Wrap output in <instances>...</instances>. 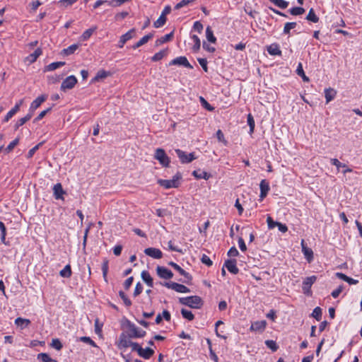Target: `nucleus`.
<instances>
[{"label": "nucleus", "instance_id": "473e14b6", "mask_svg": "<svg viewBox=\"0 0 362 362\" xmlns=\"http://www.w3.org/2000/svg\"><path fill=\"white\" fill-rule=\"evenodd\" d=\"M78 48V44L71 45V46L68 47L67 48L64 49L62 51V54H63L64 55H66V56L72 54H74L75 52V51Z\"/></svg>", "mask_w": 362, "mask_h": 362}, {"label": "nucleus", "instance_id": "49530a36", "mask_svg": "<svg viewBox=\"0 0 362 362\" xmlns=\"http://www.w3.org/2000/svg\"><path fill=\"white\" fill-rule=\"evenodd\" d=\"M166 22V17L160 15V17L154 22L153 25L155 28L162 27Z\"/></svg>", "mask_w": 362, "mask_h": 362}, {"label": "nucleus", "instance_id": "412c9836", "mask_svg": "<svg viewBox=\"0 0 362 362\" xmlns=\"http://www.w3.org/2000/svg\"><path fill=\"white\" fill-rule=\"evenodd\" d=\"M168 265L171 266L173 268H174L176 271H177L180 275L184 276L185 278L188 279H192V276L189 275V273L185 272L182 268H181L177 264L170 262L168 263Z\"/></svg>", "mask_w": 362, "mask_h": 362}, {"label": "nucleus", "instance_id": "6ab92c4d", "mask_svg": "<svg viewBox=\"0 0 362 362\" xmlns=\"http://www.w3.org/2000/svg\"><path fill=\"white\" fill-rule=\"evenodd\" d=\"M54 196L56 199H63L62 195L65 193L61 183H57L53 187Z\"/></svg>", "mask_w": 362, "mask_h": 362}, {"label": "nucleus", "instance_id": "a18cd8bd", "mask_svg": "<svg viewBox=\"0 0 362 362\" xmlns=\"http://www.w3.org/2000/svg\"><path fill=\"white\" fill-rule=\"evenodd\" d=\"M103 276L105 282H107V275L108 272V260L105 259L102 264Z\"/></svg>", "mask_w": 362, "mask_h": 362}, {"label": "nucleus", "instance_id": "423d86ee", "mask_svg": "<svg viewBox=\"0 0 362 362\" xmlns=\"http://www.w3.org/2000/svg\"><path fill=\"white\" fill-rule=\"evenodd\" d=\"M133 351H136L139 356L144 359H149L153 354L154 351L151 348L143 349L138 343L134 344Z\"/></svg>", "mask_w": 362, "mask_h": 362}, {"label": "nucleus", "instance_id": "0eeeda50", "mask_svg": "<svg viewBox=\"0 0 362 362\" xmlns=\"http://www.w3.org/2000/svg\"><path fill=\"white\" fill-rule=\"evenodd\" d=\"M154 158L158 160L163 167L169 166L170 162V158L163 148H157L156 150Z\"/></svg>", "mask_w": 362, "mask_h": 362}, {"label": "nucleus", "instance_id": "09e8293b", "mask_svg": "<svg viewBox=\"0 0 362 362\" xmlns=\"http://www.w3.org/2000/svg\"><path fill=\"white\" fill-rule=\"evenodd\" d=\"M311 315H312V317L315 318L317 321L320 320L321 317H322V309L320 307H316L313 310Z\"/></svg>", "mask_w": 362, "mask_h": 362}, {"label": "nucleus", "instance_id": "338daca9", "mask_svg": "<svg viewBox=\"0 0 362 362\" xmlns=\"http://www.w3.org/2000/svg\"><path fill=\"white\" fill-rule=\"evenodd\" d=\"M330 162H331V163L333 165L336 166L338 170L339 169V168H345V167H346V164H344V163L339 162L338 160V159H337V158H332Z\"/></svg>", "mask_w": 362, "mask_h": 362}, {"label": "nucleus", "instance_id": "864d4df0", "mask_svg": "<svg viewBox=\"0 0 362 362\" xmlns=\"http://www.w3.org/2000/svg\"><path fill=\"white\" fill-rule=\"evenodd\" d=\"M51 346L58 351L61 350L63 347L62 342L58 339H52Z\"/></svg>", "mask_w": 362, "mask_h": 362}, {"label": "nucleus", "instance_id": "dca6fc26", "mask_svg": "<svg viewBox=\"0 0 362 362\" xmlns=\"http://www.w3.org/2000/svg\"><path fill=\"white\" fill-rule=\"evenodd\" d=\"M135 33V29L132 28L130 30H129L125 34L122 35L120 37L119 41V47L122 48L123 47L124 45L130 39H132L134 36V34Z\"/></svg>", "mask_w": 362, "mask_h": 362}, {"label": "nucleus", "instance_id": "e2e57ef3", "mask_svg": "<svg viewBox=\"0 0 362 362\" xmlns=\"http://www.w3.org/2000/svg\"><path fill=\"white\" fill-rule=\"evenodd\" d=\"M42 144H43V142H40L38 144H37L36 146H35L33 148H32L28 151L27 158H32L33 156V155L35 154V153L36 152V151L39 149L40 146H42Z\"/></svg>", "mask_w": 362, "mask_h": 362}, {"label": "nucleus", "instance_id": "774afa93", "mask_svg": "<svg viewBox=\"0 0 362 362\" xmlns=\"http://www.w3.org/2000/svg\"><path fill=\"white\" fill-rule=\"evenodd\" d=\"M344 289V286L343 285H340L337 289L334 290L331 295L333 298H337L339 294L342 292Z\"/></svg>", "mask_w": 362, "mask_h": 362}, {"label": "nucleus", "instance_id": "c756f323", "mask_svg": "<svg viewBox=\"0 0 362 362\" xmlns=\"http://www.w3.org/2000/svg\"><path fill=\"white\" fill-rule=\"evenodd\" d=\"M64 64H65L64 62H52V63H51L49 65L45 66V71H54V70L61 67V66H63Z\"/></svg>", "mask_w": 362, "mask_h": 362}, {"label": "nucleus", "instance_id": "9b49d317", "mask_svg": "<svg viewBox=\"0 0 362 362\" xmlns=\"http://www.w3.org/2000/svg\"><path fill=\"white\" fill-rule=\"evenodd\" d=\"M178 65L183 66L185 67L192 69L193 66L189 64L186 57L181 56L178 57L170 62L169 66Z\"/></svg>", "mask_w": 362, "mask_h": 362}, {"label": "nucleus", "instance_id": "e433bc0d", "mask_svg": "<svg viewBox=\"0 0 362 362\" xmlns=\"http://www.w3.org/2000/svg\"><path fill=\"white\" fill-rule=\"evenodd\" d=\"M296 73L298 76H301L303 81L308 82L310 81L309 78L306 76L305 72L303 69V65L301 63H299L296 69Z\"/></svg>", "mask_w": 362, "mask_h": 362}, {"label": "nucleus", "instance_id": "39448f33", "mask_svg": "<svg viewBox=\"0 0 362 362\" xmlns=\"http://www.w3.org/2000/svg\"><path fill=\"white\" fill-rule=\"evenodd\" d=\"M160 284L163 286H165L168 288H171L178 293H186L190 292V290L189 288H187L185 285H182V284H178V283H175V282H173V281L163 282V283L160 282Z\"/></svg>", "mask_w": 362, "mask_h": 362}, {"label": "nucleus", "instance_id": "4d7b16f0", "mask_svg": "<svg viewBox=\"0 0 362 362\" xmlns=\"http://www.w3.org/2000/svg\"><path fill=\"white\" fill-rule=\"evenodd\" d=\"M37 358L42 360V362H52L53 360L46 353H40L37 355Z\"/></svg>", "mask_w": 362, "mask_h": 362}, {"label": "nucleus", "instance_id": "58836bf2", "mask_svg": "<svg viewBox=\"0 0 362 362\" xmlns=\"http://www.w3.org/2000/svg\"><path fill=\"white\" fill-rule=\"evenodd\" d=\"M109 76V73L105 70H100L92 79V82L98 81L100 79L105 78Z\"/></svg>", "mask_w": 362, "mask_h": 362}, {"label": "nucleus", "instance_id": "7ed1b4c3", "mask_svg": "<svg viewBox=\"0 0 362 362\" xmlns=\"http://www.w3.org/2000/svg\"><path fill=\"white\" fill-rule=\"evenodd\" d=\"M125 327L128 329L129 337L132 338H142L146 332L144 330L139 329L134 323L130 322L129 320H126Z\"/></svg>", "mask_w": 362, "mask_h": 362}, {"label": "nucleus", "instance_id": "37998d69", "mask_svg": "<svg viewBox=\"0 0 362 362\" xmlns=\"http://www.w3.org/2000/svg\"><path fill=\"white\" fill-rule=\"evenodd\" d=\"M192 39L193 40L194 42V45H193V50L194 52H197L198 50H199L200 49V47H201V41H200V39L199 38V37L196 35H193L192 36Z\"/></svg>", "mask_w": 362, "mask_h": 362}, {"label": "nucleus", "instance_id": "f03ea898", "mask_svg": "<svg viewBox=\"0 0 362 362\" xmlns=\"http://www.w3.org/2000/svg\"><path fill=\"white\" fill-rule=\"evenodd\" d=\"M182 179L180 173H177L172 180H158V183L165 189L177 188L180 185V180Z\"/></svg>", "mask_w": 362, "mask_h": 362}, {"label": "nucleus", "instance_id": "4be33fe9", "mask_svg": "<svg viewBox=\"0 0 362 362\" xmlns=\"http://www.w3.org/2000/svg\"><path fill=\"white\" fill-rule=\"evenodd\" d=\"M265 320L257 321L252 324L250 329L253 331H263L266 327Z\"/></svg>", "mask_w": 362, "mask_h": 362}, {"label": "nucleus", "instance_id": "69168bd1", "mask_svg": "<svg viewBox=\"0 0 362 362\" xmlns=\"http://www.w3.org/2000/svg\"><path fill=\"white\" fill-rule=\"evenodd\" d=\"M128 15H129V13L127 11H122V12L117 13L115 16V20L116 21H121V20L125 18Z\"/></svg>", "mask_w": 362, "mask_h": 362}, {"label": "nucleus", "instance_id": "bb28decb", "mask_svg": "<svg viewBox=\"0 0 362 362\" xmlns=\"http://www.w3.org/2000/svg\"><path fill=\"white\" fill-rule=\"evenodd\" d=\"M141 278L144 282L149 286H153V278L151 276L150 274L147 271H143L141 272Z\"/></svg>", "mask_w": 362, "mask_h": 362}, {"label": "nucleus", "instance_id": "cd10ccee", "mask_svg": "<svg viewBox=\"0 0 362 362\" xmlns=\"http://www.w3.org/2000/svg\"><path fill=\"white\" fill-rule=\"evenodd\" d=\"M32 117V113H28L25 117L18 119L15 124V130H17L20 127L23 126L25 122L29 121Z\"/></svg>", "mask_w": 362, "mask_h": 362}, {"label": "nucleus", "instance_id": "f257e3e1", "mask_svg": "<svg viewBox=\"0 0 362 362\" xmlns=\"http://www.w3.org/2000/svg\"><path fill=\"white\" fill-rule=\"evenodd\" d=\"M179 302L182 305L194 309H200L204 305V300L198 296L180 298Z\"/></svg>", "mask_w": 362, "mask_h": 362}, {"label": "nucleus", "instance_id": "aec40b11", "mask_svg": "<svg viewBox=\"0 0 362 362\" xmlns=\"http://www.w3.org/2000/svg\"><path fill=\"white\" fill-rule=\"evenodd\" d=\"M267 52H269V54L270 55H272V56H276V55L281 56V51L279 49V46L276 43H273V44L270 45L269 46H268Z\"/></svg>", "mask_w": 362, "mask_h": 362}, {"label": "nucleus", "instance_id": "13d9d810", "mask_svg": "<svg viewBox=\"0 0 362 362\" xmlns=\"http://www.w3.org/2000/svg\"><path fill=\"white\" fill-rule=\"evenodd\" d=\"M52 110V107H49L43 111H42L38 115L37 117H36L34 120H33V122H37L38 121H40V119H42L50 110Z\"/></svg>", "mask_w": 362, "mask_h": 362}, {"label": "nucleus", "instance_id": "f8f14e48", "mask_svg": "<svg viewBox=\"0 0 362 362\" xmlns=\"http://www.w3.org/2000/svg\"><path fill=\"white\" fill-rule=\"evenodd\" d=\"M47 96L46 95H41L38 96L32 102L28 113H32L33 116L35 110H37L41 105V104L47 100Z\"/></svg>", "mask_w": 362, "mask_h": 362}, {"label": "nucleus", "instance_id": "6e6d98bb", "mask_svg": "<svg viewBox=\"0 0 362 362\" xmlns=\"http://www.w3.org/2000/svg\"><path fill=\"white\" fill-rule=\"evenodd\" d=\"M202 105L209 111H213L214 107H212L203 97L199 98Z\"/></svg>", "mask_w": 362, "mask_h": 362}, {"label": "nucleus", "instance_id": "a211bd4d", "mask_svg": "<svg viewBox=\"0 0 362 362\" xmlns=\"http://www.w3.org/2000/svg\"><path fill=\"white\" fill-rule=\"evenodd\" d=\"M260 187V199H263L267 194L268 192L270 189L269 183L266 181V180H262L259 184Z\"/></svg>", "mask_w": 362, "mask_h": 362}, {"label": "nucleus", "instance_id": "a878e982", "mask_svg": "<svg viewBox=\"0 0 362 362\" xmlns=\"http://www.w3.org/2000/svg\"><path fill=\"white\" fill-rule=\"evenodd\" d=\"M337 91L333 88H329L325 90V96L326 98V103H328L332 100L336 96Z\"/></svg>", "mask_w": 362, "mask_h": 362}, {"label": "nucleus", "instance_id": "052dcab7", "mask_svg": "<svg viewBox=\"0 0 362 362\" xmlns=\"http://www.w3.org/2000/svg\"><path fill=\"white\" fill-rule=\"evenodd\" d=\"M195 0H182L180 2L177 3L175 6V9L178 10L181 8L182 7L188 5L189 4L194 1Z\"/></svg>", "mask_w": 362, "mask_h": 362}, {"label": "nucleus", "instance_id": "c9c22d12", "mask_svg": "<svg viewBox=\"0 0 362 362\" xmlns=\"http://www.w3.org/2000/svg\"><path fill=\"white\" fill-rule=\"evenodd\" d=\"M306 20L313 23H317L319 21V18L316 16L313 8H310L309 10V12L306 16Z\"/></svg>", "mask_w": 362, "mask_h": 362}, {"label": "nucleus", "instance_id": "20e7f679", "mask_svg": "<svg viewBox=\"0 0 362 362\" xmlns=\"http://www.w3.org/2000/svg\"><path fill=\"white\" fill-rule=\"evenodd\" d=\"M132 337H129V335L122 332L119 335V341L117 343V347L119 349H124L128 347H132V350L133 351L134 344H136V342H133L131 341Z\"/></svg>", "mask_w": 362, "mask_h": 362}, {"label": "nucleus", "instance_id": "ea45409f", "mask_svg": "<svg viewBox=\"0 0 362 362\" xmlns=\"http://www.w3.org/2000/svg\"><path fill=\"white\" fill-rule=\"evenodd\" d=\"M181 314L185 319H187L189 321H192L194 319V314L190 310H186L185 308L181 310Z\"/></svg>", "mask_w": 362, "mask_h": 362}, {"label": "nucleus", "instance_id": "680f3d73", "mask_svg": "<svg viewBox=\"0 0 362 362\" xmlns=\"http://www.w3.org/2000/svg\"><path fill=\"white\" fill-rule=\"evenodd\" d=\"M79 340L81 341L84 342V343H87V344L91 345L93 347H96L97 346V345L95 343V341H93L89 337H80Z\"/></svg>", "mask_w": 362, "mask_h": 362}, {"label": "nucleus", "instance_id": "b1692460", "mask_svg": "<svg viewBox=\"0 0 362 362\" xmlns=\"http://www.w3.org/2000/svg\"><path fill=\"white\" fill-rule=\"evenodd\" d=\"M31 322L28 319H25L22 317H17L15 320V324L20 327L21 329L28 327L30 325Z\"/></svg>", "mask_w": 362, "mask_h": 362}, {"label": "nucleus", "instance_id": "4468645a", "mask_svg": "<svg viewBox=\"0 0 362 362\" xmlns=\"http://www.w3.org/2000/svg\"><path fill=\"white\" fill-rule=\"evenodd\" d=\"M144 253L154 259H160L163 257L161 250L155 247H148L145 249Z\"/></svg>", "mask_w": 362, "mask_h": 362}, {"label": "nucleus", "instance_id": "72a5a7b5", "mask_svg": "<svg viewBox=\"0 0 362 362\" xmlns=\"http://www.w3.org/2000/svg\"><path fill=\"white\" fill-rule=\"evenodd\" d=\"M206 37L209 42L211 43H216V38L214 35L213 30L210 26H208L206 29Z\"/></svg>", "mask_w": 362, "mask_h": 362}, {"label": "nucleus", "instance_id": "5701e85b", "mask_svg": "<svg viewBox=\"0 0 362 362\" xmlns=\"http://www.w3.org/2000/svg\"><path fill=\"white\" fill-rule=\"evenodd\" d=\"M192 175L197 179H204L206 180H209L211 177V174L205 171H201L200 170H194L192 172Z\"/></svg>", "mask_w": 362, "mask_h": 362}, {"label": "nucleus", "instance_id": "2eb2a0df", "mask_svg": "<svg viewBox=\"0 0 362 362\" xmlns=\"http://www.w3.org/2000/svg\"><path fill=\"white\" fill-rule=\"evenodd\" d=\"M224 266L233 274H237L239 272V269L236 266V260L234 259H227L225 262Z\"/></svg>", "mask_w": 362, "mask_h": 362}, {"label": "nucleus", "instance_id": "c85d7f7f", "mask_svg": "<svg viewBox=\"0 0 362 362\" xmlns=\"http://www.w3.org/2000/svg\"><path fill=\"white\" fill-rule=\"evenodd\" d=\"M97 26H93L89 29L85 30L81 36V40L82 41H86L90 37L93 33L96 30Z\"/></svg>", "mask_w": 362, "mask_h": 362}, {"label": "nucleus", "instance_id": "4c0bfd02", "mask_svg": "<svg viewBox=\"0 0 362 362\" xmlns=\"http://www.w3.org/2000/svg\"><path fill=\"white\" fill-rule=\"evenodd\" d=\"M168 53L167 49H163L156 53L151 58L152 61L158 62L162 59Z\"/></svg>", "mask_w": 362, "mask_h": 362}, {"label": "nucleus", "instance_id": "f3484780", "mask_svg": "<svg viewBox=\"0 0 362 362\" xmlns=\"http://www.w3.org/2000/svg\"><path fill=\"white\" fill-rule=\"evenodd\" d=\"M301 246L302 252L305 255V257L306 258L308 262H310L313 259V252L312 249L307 247L304 240H302L301 241Z\"/></svg>", "mask_w": 362, "mask_h": 362}, {"label": "nucleus", "instance_id": "c03bdc74", "mask_svg": "<svg viewBox=\"0 0 362 362\" xmlns=\"http://www.w3.org/2000/svg\"><path fill=\"white\" fill-rule=\"evenodd\" d=\"M296 22L286 23L284 28V33L286 35H290V31L296 26Z\"/></svg>", "mask_w": 362, "mask_h": 362}, {"label": "nucleus", "instance_id": "8fccbe9b", "mask_svg": "<svg viewBox=\"0 0 362 362\" xmlns=\"http://www.w3.org/2000/svg\"><path fill=\"white\" fill-rule=\"evenodd\" d=\"M18 106L13 107L6 115L4 119V122H7L16 112H18Z\"/></svg>", "mask_w": 362, "mask_h": 362}, {"label": "nucleus", "instance_id": "a19ab883", "mask_svg": "<svg viewBox=\"0 0 362 362\" xmlns=\"http://www.w3.org/2000/svg\"><path fill=\"white\" fill-rule=\"evenodd\" d=\"M0 230H1V241L2 243L6 245V228L4 223L0 221Z\"/></svg>", "mask_w": 362, "mask_h": 362}, {"label": "nucleus", "instance_id": "f704fd0d", "mask_svg": "<svg viewBox=\"0 0 362 362\" xmlns=\"http://www.w3.org/2000/svg\"><path fill=\"white\" fill-rule=\"evenodd\" d=\"M59 274L62 277L69 278L72 274L70 264L66 265L64 268L60 271Z\"/></svg>", "mask_w": 362, "mask_h": 362}, {"label": "nucleus", "instance_id": "2f4dec72", "mask_svg": "<svg viewBox=\"0 0 362 362\" xmlns=\"http://www.w3.org/2000/svg\"><path fill=\"white\" fill-rule=\"evenodd\" d=\"M41 54L42 49L40 48H37L33 53L27 57L26 59L28 61H29L30 63H33Z\"/></svg>", "mask_w": 362, "mask_h": 362}, {"label": "nucleus", "instance_id": "3c124183", "mask_svg": "<svg viewBox=\"0 0 362 362\" xmlns=\"http://www.w3.org/2000/svg\"><path fill=\"white\" fill-rule=\"evenodd\" d=\"M19 143V139L16 138L13 141H11L7 147L5 148V151L6 153L11 152Z\"/></svg>", "mask_w": 362, "mask_h": 362}, {"label": "nucleus", "instance_id": "603ef678", "mask_svg": "<svg viewBox=\"0 0 362 362\" xmlns=\"http://www.w3.org/2000/svg\"><path fill=\"white\" fill-rule=\"evenodd\" d=\"M119 296L122 299L126 306L129 307L130 305H132V301L128 298V297L122 291H119Z\"/></svg>", "mask_w": 362, "mask_h": 362}, {"label": "nucleus", "instance_id": "0e129e2a", "mask_svg": "<svg viewBox=\"0 0 362 362\" xmlns=\"http://www.w3.org/2000/svg\"><path fill=\"white\" fill-rule=\"evenodd\" d=\"M267 225H268V228L269 229H273L274 228H275L277 225H278V222L277 221H274L272 218L271 216H267Z\"/></svg>", "mask_w": 362, "mask_h": 362}, {"label": "nucleus", "instance_id": "9d476101", "mask_svg": "<svg viewBox=\"0 0 362 362\" xmlns=\"http://www.w3.org/2000/svg\"><path fill=\"white\" fill-rule=\"evenodd\" d=\"M77 83V78L71 75L66 77L61 84V90L65 91L66 90L72 89Z\"/></svg>", "mask_w": 362, "mask_h": 362}, {"label": "nucleus", "instance_id": "79ce46f5", "mask_svg": "<svg viewBox=\"0 0 362 362\" xmlns=\"http://www.w3.org/2000/svg\"><path fill=\"white\" fill-rule=\"evenodd\" d=\"M288 11L293 16H299L305 13V9L303 7H293Z\"/></svg>", "mask_w": 362, "mask_h": 362}, {"label": "nucleus", "instance_id": "5fc2aeb1", "mask_svg": "<svg viewBox=\"0 0 362 362\" xmlns=\"http://www.w3.org/2000/svg\"><path fill=\"white\" fill-rule=\"evenodd\" d=\"M267 346L272 351H276L278 349V346L274 340H267L265 341Z\"/></svg>", "mask_w": 362, "mask_h": 362}, {"label": "nucleus", "instance_id": "ddd939ff", "mask_svg": "<svg viewBox=\"0 0 362 362\" xmlns=\"http://www.w3.org/2000/svg\"><path fill=\"white\" fill-rule=\"evenodd\" d=\"M156 272L158 276L164 279H170L173 276V272L164 267L158 266Z\"/></svg>", "mask_w": 362, "mask_h": 362}, {"label": "nucleus", "instance_id": "de8ad7c7", "mask_svg": "<svg viewBox=\"0 0 362 362\" xmlns=\"http://www.w3.org/2000/svg\"><path fill=\"white\" fill-rule=\"evenodd\" d=\"M247 124L250 127V133L252 134L254 132L255 123L251 114L247 115Z\"/></svg>", "mask_w": 362, "mask_h": 362}, {"label": "nucleus", "instance_id": "6e6552de", "mask_svg": "<svg viewBox=\"0 0 362 362\" xmlns=\"http://www.w3.org/2000/svg\"><path fill=\"white\" fill-rule=\"evenodd\" d=\"M317 277L311 276L306 277L303 281L302 289L304 294L310 296L312 294L311 286L315 282Z\"/></svg>", "mask_w": 362, "mask_h": 362}, {"label": "nucleus", "instance_id": "1a4fd4ad", "mask_svg": "<svg viewBox=\"0 0 362 362\" xmlns=\"http://www.w3.org/2000/svg\"><path fill=\"white\" fill-rule=\"evenodd\" d=\"M175 153L182 163H189L196 158L194 153H190L187 154L186 152L180 149H176Z\"/></svg>", "mask_w": 362, "mask_h": 362}, {"label": "nucleus", "instance_id": "bf43d9fd", "mask_svg": "<svg viewBox=\"0 0 362 362\" xmlns=\"http://www.w3.org/2000/svg\"><path fill=\"white\" fill-rule=\"evenodd\" d=\"M208 344H209V354H210V358L214 361V362H218V358L215 352L211 349V341L209 339L207 340Z\"/></svg>", "mask_w": 362, "mask_h": 362}, {"label": "nucleus", "instance_id": "7c9ffc66", "mask_svg": "<svg viewBox=\"0 0 362 362\" xmlns=\"http://www.w3.org/2000/svg\"><path fill=\"white\" fill-rule=\"evenodd\" d=\"M173 37V32H171L170 33L167 34V35L158 38L156 41V45L159 46L165 42H167L171 40Z\"/></svg>", "mask_w": 362, "mask_h": 362}, {"label": "nucleus", "instance_id": "393cba45", "mask_svg": "<svg viewBox=\"0 0 362 362\" xmlns=\"http://www.w3.org/2000/svg\"><path fill=\"white\" fill-rule=\"evenodd\" d=\"M153 35L152 33H149L145 36H144L139 41H138L136 44L132 46L133 49L139 48V47L144 45L147 43L149 40L153 37Z\"/></svg>", "mask_w": 362, "mask_h": 362}]
</instances>
